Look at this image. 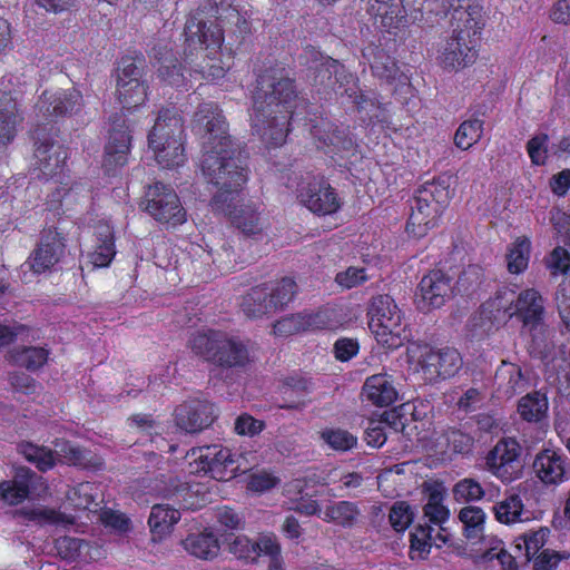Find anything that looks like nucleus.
I'll use <instances>...</instances> for the list:
<instances>
[{
    "mask_svg": "<svg viewBox=\"0 0 570 570\" xmlns=\"http://www.w3.org/2000/svg\"><path fill=\"white\" fill-rule=\"evenodd\" d=\"M194 118L204 130L203 175L218 188L210 204L215 210L230 216L238 208L237 197L247 180V155L228 134V124L217 104H200Z\"/></svg>",
    "mask_w": 570,
    "mask_h": 570,
    "instance_id": "nucleus-1",
    "label": "nucleus"
},
{
    "mask_svg": "<svg viewBox=\"0 0 570 570\" xmlns=\"http://www.w3.org/2000/svg\"><path fill=\"white\" fill-rule=\"evenodd\" d=\"M297 98L295 80L284 67L271 66L258 73L250 119L254 130L266 144L279 146L285 141Z\"/></svg>",
    "mask_w": 570,
    "mask_h": 570,
    "instance_id": "nucleus-2",
    "label": "nucleus"
},
{
    "mask_svg": "<svg viewBox=\"0 0 570 570\" xmlns=\"http://www.w3.org/2000/svg\"><path fill=\"white\" fill-rule=\"evenodd\" d=\"M57 136L58 128L52 124H38L31 131L33 155L40 173L38 177L59 185L47 197V209L53 215L71 210L79 188L77 184L69 186L65 173L68 149L56 139Z\"/></svg>",
    "mask_w": 570,
    "mask_h": 570,
    "instance_id": "nucleus-3",
    "label": "nucleus"
},
{
    "mask_svg": "<svg viewBox=\"0 0 570 570\" xmlns=\"http://www.w3.org/2000/svg\"><path fill=\"white\" fill-rule=\"evenodd\" d=\"M184 33L187 42L184 49V61L189 71L199 73L206 80L223 78L224 68L206 61L209 55L216 53L222 47L223 28L216 21H206L205 10L197 9L187 19Z\"/></svg>",
    "mask_w": 570,
    "mask_h": 570,
    "instance_id": "nucleus-4",
    "label": "nucleus"
},
{
    "mask_svg": "<svg viewBox=\"0 0 570 570\" xmlns=\"http://www.w3.org/2000/svg\"><path fill=\"white\" fill-rule=\"evenodd\" d=\"M181 134L183 122L177 112L168 108L159 110L147 137L158 165L166 168L184 164Z\"/></svg>",
    "mask_w": 570,
    "mask_h": 570,
    "instance_id": "nucleus-5",
    "label": "nucleus"
},
{
    "mask_svg": "<svg viewBox=\"0 0 570 570\" xmlns=\"http://www.w3.org/2000/svg\"><path fill=\"white\" fill-rule=\"evenodd\" d=\"M164 430L159 422L145 416V461L155 468L154 471H145V483L148 481L147 488L151 493L167 497L177 488V482L165 466L167 461L163 454L174 451L175 445L163 436Z\"/></svg>",
    "mask_w": 570,
    "mask_h": 570,
    "instance_id": "nucleus-6",
    "label": "nucleus"
},
{
    "mask_svg": "<svg viewBox=\"0 0 570 570\" xmlns=\"http://www.w3.org/2000/svg\"><path fill=\"white\" fill-rule=\"evenodd\" d=\"M368 327L383 346L395 350L409 342L410 331L402 326V313L390 295H377L371 301Z\"/></svg>",
    "mask_w": 570,
    "mask_h": 570,
    "instance_id": "nucleus-7",
    "label": "nucleus"
},
{
    "mask_svg": "<svg viewBox=\"0 0 570 570\" xmlns=\"http://www.w3.org/2000/svg\"><path fill=\"white\" fill-rule=\"evenodd\" d=\"M299 62L306 66L308 78L314 86L340 95L343 87L354 85L353 75L347 72L338 60L324 56L311 45L304 47L299 55Z\"/></svg>",
    "mask_w": 570,
    "mask_h": 570,
    "instance_id": "nucleus-8",
    "label": "nucleus"
},
{
    "mask_svg": "<svg viewBox=\"0 0 570 570\" xmlns=\"http://www.w3.org/2000/svg\"><path fill=\"white\" fill-rule=\"evenodd\" d=\"M407 353L411 357L417 358L425 380L432 383L454 376L463 364L459 351L450 346L435 348L428 344L411 342Z\"/></svg>",
    "mask_w": 570,
    "mask_h": 570,
    "instance_id": "nucleus-9",
    "label": "nucleus"
},
{
    "mask_svg": "<svg viewBox=\"0 0 570 570\" xmlns=\"http://www.w3.org/2000/svg\"><path fill=\"white\" fill-rule=\"evenodd\" d=\"M452 9L451 28L454 36L464 37L479 43L485 19L483 7L479 0H442L431 14L434 23Z\"/></svg>",
    "mask_w": 570,
    "mask_h": 570,
    "instance_id": "nucleus-10",
    "label": "nucleus"
},
{
    "mask_svg": "<svg viewBox=\"0 0 570 570\" xmlns=\"http://www.w3.org/2000/svg\"><path fill=\"white\" fill-rule=\"evenodd\" d=\"M72 225V220L62 218L57 223H47L27 262L33 273L41 274L50 271L62 259L67 246V227Z\"/></svg>",
    "mask_w": 570,
    "mask_h": 570,
    "instance_id": "nucleus-11",
    "label": "nucleus"
},
{
    "mask_svg": "<svg viewBox=\"0 0 570 570\" xmlns=\"http://www.w3.org/2000/svg\"><path fill=\"white\" fill-rule=\"evenodd\" d=\"M198 455L189 463L190 473H204L217 481H228L237 475L238 465L232 450L217 444L193 449L191 455Z\"/></svg>",
    "mask_w": 570,
    "mask_h": 570,
    "instance_id": "nucleus-12",
    "label": "nucleus"
},
{
    "mask_svg": "<svg viewBox=\"0 0 570 570\" xmlns=\"http://www.w3.org/2000/svg\"><path fill=\"white\" fill-rule=\"evenodd\" d=\"M145 210L161 224L180 225L186 222V210L174 188L160 181L148 186L145 191Z\"/></svg>",
    "mask_w": 570,
    "mask_h": 570,
    "instance_id": "nucleus-13",
    "label": "nucleus"
},
{
    "mask_svg": "<svg viewBox=\"0 0 570 570\" xmlns=\"http://www.w3.org/2000/svg\"><path fill=\"white\" fill-rule=\"evenodd\" d=\"M297 199L317 215H330L341 207L335 190L318 176H307L298 184Z\"/></svg>",
    "mask_w": 570,
    "mask_h": 570,
    "instance_id": "nucleus-14",
    "label": "nucleus"
},
{
    "mask_svg": "<svg viewBox=\"0 0 570 570\" xmlns=\"http://www.w3.org/2000/svg\"><path fill=\"white\" fill-rule=\"evenodd\" d=\"M218 414L219 411L213 402L197 397L183 402L174 412L177 428L190 434L212 426Z\"/></svg>",
    "mask_w": 570,
    "mask_h": 570,
    "instance_id": "nucleus-15",
    "label": "nucleus"
},
{
    "mask_svg": "<svg viewBox=\"0 0 570 570\" xmlns=\"http://www.w3.org/2000/svg\"><path fill=\"white\" fill-rule=\"evenodd\" d=\"M453 295L452 277L441 269H432L419 283L417 307L423 312L441 308Z\"/></svg>",
    "mask_w": 570,
    "mask_h": 570,
    "instance_id": "nucleus-16",
    "label": "nucleus"
},
{
    "mask_svg": "<svg viewBox=\"0 0 570 570\" xmlns=\"http://www.w3.org/2000/svg\"><path fill=\"white\" fill-rule=\"evenodd\" d=\"M521 446L513 439H501L485 456L489 470L503 482L518 479L522 472Z\"/></svg>",
    "mask_w": 570,
    "mask_h": 570,
    "instance_id": "nucleus-17",
    "label": "nucleus"
},
{
    "mask_svg": "<svg viewBox=\"0 0 570 570\" xmlns=\"http://www.w3.org/2000/svg\"><path fill=\"white\" fill-rule=\"evenodd\" d=\"M108 141L105 147L102 166L109 175H114L117 167L127 161V153L130 146L129 129L122 114H114L109 117Z\"/></svg>",
    "mask_w": 570,
    "mask_h": 570,
    "instance_id": "nucleus-18",
    "label": "nucleus"
},
{
    "mask_svg": "<svg viewBox=\"0 0 570 570\" xmlns=\"http://www.w3.org/2000/svg\"><path fill=\"white\" fill-rule=\"evenodd\" d=\"M117 92L122 108L130 110L142 104L141 70L136 65V59L124 57L117 68Z\"/></svg>",
    "mask_w": 570,
    "mask_h": 570,
    "instance_id": "nucleus-19",
    "label": "nucleus"
},
{
    "mask_svg": "<svg viewBox=\"0 0 570 570\" xmlns=\"http://www.w3.org/2000/svg\"><path fill=\"white\" fill-rule=\"evenodd\" d=\"M82 107V95L75 88L59 90L50 94L45 91L36 108L40 114L48 120L47 124H51L53 118L70 117Z\"/></svg>",
    "mask_w": 570,
    "mask_h": 570,
    "instance_id": "nucleus-20",
    "label": "nucleus"
},
{
    "mask_svg": "<svg viewBox=\"0 0 570 570\" xmlns=\"http://www.w3.org/2000/svg\"><path fill=\"white\" fill-rule=\"evenodd\" d=\"M309 134L317 142V148L341 151L351 150L354 147V138L348 127L335 125L324 118L311 120Z\"/></svg>",
    "mask_w": 570,
    "mask_h": 570,
    "instance_id": "nucleus-21",
    "label": "nucleus"
},
{
    "mask_svg": "<svg viewBox=\"0 0 570 570\" xmlns=\"http://www.w3.org/2000/svg\"><path fill=\"white\" fill-rule=\"evenodd\" d=\"M473 40L451 35L440 50V62L444 69L460 70L472 65L478 57V47Z\"/></svg>",
    "mask_w": 570,
    "mask_h": 570,
    "instance_id": "nucleus-22",
    "label": "nucleus"
},
{
    "mask_svg": "<svg viewBox=\"0 0 570 570\" xmlns=\"http://www.w3.org/2000/svg\"><path fill=\"white\" fill-rule=\"evenodd\" d=\"M42 484V476L26 466L16 469L14 476L11 481L0 482V498L16 505L27 499L33 491Z\"/></svg>",
    "mask_w": 570,
    "mask_h": 570,
    "instance_id": "nucleus-23",
    "label": "nucleus"
},
{
    "mask_svg": "<svg viewBox=\"0 0 570 570\" xmlns=\"http://www.w3.org/2000/svg\"><path fill=\"white\" fill-rule=\"evenodd\" d=\"M410 208L406 232L416 238L424 237L430 229L436 227L443 213L439 205L426 202V198L417 194L411 200Z\"/></svg>",
    "mask_w": 570,
    "mask_h": 570,
    "instance_id": "nucleus-24",
    "label": "nucleus"
},
{
    "mask_svg": "<svg viewBox=\"0 0 570 570\" xmlns=\"http://www.w3.org/2000/svg\"><path fill=\"white\" fill-rule=\"evenodd\" d=\"M524 347L531 358L549 362L554 352L553 331L547 322L520 328Z\"/></svg>",
    "mask_w": 570,
    "mask_h": 570,
    "instance_id": "nucleus-25",
    "label": "nucleus"
},
{
    "mask_svg": "<svg viewBox=\"0 0 570 570\" xmlns=\"http://www.w3.org/2000/svg\"><path fill=\"white\" fill-rule=\"evenodd\" d=\"M517 302L514 312H510V318L517 317L521 322V327L547 322L544 301L538 291L533 288L521 291Z\"/></svg>",
    "mask_w": 570,
    "mask_h": 570,
    "instance_id": "nucleus-26",
    "label": "nucleus"
},
{
    "mask_svg": "<svg viewBox=\"0 0 570 570\" xmlns=\"http://www.w3.org/2000/svg\"><path fill=\"white\" fill-rule=\"evenodd\" d=\"M151 58L154 59V66L157 68L158 77L163 81L174 87L184 85V69H186V66L183 67L171 48H168L166 45L154 47L151 49Z\"/></svg>",
    "mask_w": 570,
    "mask_h": 570,
    "instance_id": "nucleus-27",
    "label": "nucleus"
},
{
    "mask_svg": "<svg viewBox=\"0 0 570 570\" xmlns=\"http://www.w3.org/2000/svg\"><path fill=\"white\" fill-rule=\"evenodd\" d=\"M413 10V1L411 0L410 4L404 8L403 0H399V2H392L390 4H385L383 7H376V4H371L367 8L370 14L375 18V23L380 27L386 29L391 32L394 29H400L409 22L412 21L411 12Z\"/></svg>",
    "mask_w": 570,
    "mask_h": 570,
    "instance_id": "nucleus-28",
    "label": "nucleus"
},
{
    "mask_svg": "<svg viewBox=\"0 0 570 570\" xmlns=\"http://www.w3.org/2000/svg\"><path fill=\"white\" fill-rule=\"evenodd\" d=\"M96 237L95 250L89 253V262L94 267H106L112 261L115 249L114 227L107 220L98 222L94 227Z\"/></svg>",
    "mask_w": 570,
    "mask_h": 570,
    "instance_id": "nucleus-29",
    "label": "nucleus"
},
{
    "mask_svg": "<svg viewBox=\"0 0 570 570\" xmlns=\"http://www.w3.org/2000/svg\"><path fill=\"white\" fill-rule=\"evenodd\" d=\"M567 458L554 450L546 449L537 454L533 469L538 478L547 484H557L566 474Z\"/></svg>",
    "mask_w": 570,
    "mask_h": 570,
    "instance_id": "nucleus-30",
    "label": "nucleus"
},
{
    "mask_svg": "<svg viewBox=\"0 0 570 570\" xmlns=\"http://www.w3.org/2000/svg\"><path fill=\"white\" fill-rule=\"evenodd\" d=\"M362 395L376 406H389L397 399L394 382L387 374H375L366 379Z\"/></svg>",
    "mask_w": 570,
    "mask_h": 570,
    "instance_id": "nucleus-31",
    "label": "nucleus"
},
{
    "mask_svg": "<svg viewBox=\"0 0 570 570\" xmlns=\"http://www.w3.org/2000/svg\"><path fill=\"white\" fill-rule=\"evenodd\" d=\"M314 390V383L311 379L292 375L283 381L281 409L299 410L305 406V397Z\"/></svg>",
    "mask_w": 570,
    "mask_h": 570,
    "instance_id": "nucleus-32",
    "label": "nucleus"
},
{
    "mask_svg": "<svg viewBox=\"0 0 570 570\" xmlns=\"http://www.w3.org/2000/svg\"><path fill=\"white\" fill-rule=\"evenodd\" d=\"M180 519V512L164 504H155L148 518L150 529V542H163L169 534L175 523Z\"/></svg>",
    "mask_w": 570,
    "mask_h": 570,
    "instance_id": "nucleus-33",
    "label": "nucleus"
},
{
    "mask_svg": "<svg viewBox=\"0 0 570 570\" xmlns=\"http://www.w3.org/2000/svg\"><path fill=\"white\" fill-rule=\"evenodd\" d=\"M267 284L252 287L242 299V311L249 318H258L276 312L275 304L269 298Z\"/></svg>",
    "mask_w": 570,
    "mask_h": 570,
    "instance_id": "nucleus-34",
    "label": "nucleus"
},
{
    "mask_svg": "<svg viewBox=\"0 0 570 570\" xmlns=\"http://www.w3.org/2000/svg\"><path fill=\"white\" fill-rule=\"evenodd\" d=\"M363 57L368 61L374 76L387 81L395 78L397 66L385 48L371 43L363 49Z\"/></svg>",
    "mask_w": 570,
    "mask_h": 570,
    "instance_id": "nucleus-35",
    "label": "nucleus"
},
{
    "mask_svg": "<svg viewBox=\"0 0 570 570\" xmlns=\"http://www.w3.org/2000/svg\"><path fill=\"white\" fill-rule=\"evenodd\" d=\"M57 460L65 463L83 468L97 469L100 465L99 459L91 451L80 448L69 441H57L56 444Z\"/></svg>",
    "mask_w": 570,
    "mask_h": 570,
    "instance_id": "nucleus-36",
    "label": "nucleus"
},
{
    "mask_svg": "<svg viewBox=\"0 0 570 570\" xmlns=\"http://www.w3.org/2000/svg\"><path fill=\"white\" fill-rule=\"evenodd\" d=\"M181 544L188 553L203 560H213L220 550L219 541L213 532L190 533Z\"/></svg>",
    "mask_w": 570,
    "mask_h": 570,
    "instance_id": "nucleus-37",
    "label": "nucleus"
},
{
    "mask_svg": "<svg viewBox=\"0 0 570 570\" xmlns=\"http://www.w3.org/2000/svg\"><path fill=\"white\" fill-rule=\"evenodd\" d=\"M249 361L247 346L238 340L228 338L224 334L218 343V353L215 364L223 367L244 366Z\"/></svg>",
    "mask_w": 570,
    "mask_h": 570,
    "instance_id": "nucleus-38",
    "label": "nucleus"
},
{
    "mask_svg": "<svg viewBox=\"0 0 570 570\" xmlns=\"http://www.w3.org/2000/svg\"><path fill=\"white\" fill-rule=\"evenodd\" d=\"M495 379L508 397L522 392L528 385V380L521 367L507 361H503L502 365L498 368Z\"/></svg>",
    "mask_w": 570,
    "mask_h": 570,
    "instance_id": "nucleus-39",
    "label": "nucleus"
},
{
    "mask_svg": "<svg viewBox=\"0 0 570 570\" xmlns=\"http://www.w3.org/2000/svg\"><path fill=\"white\" fill-rule=\"evenodd\" d=\"M18 452L41 472L51 470L57 463L56 449L51 450L31 442H22L18 445Z\"/></svg>",
    "mask_w": 570,
    "mask_h": 570,
    "instance_id": "nucleus-40",
    "label": "nucleus"
},
{
    "mask_svg": "<svg viewBox=\"0 0 570 570\" xmlns=\"http://www.w3.org/2000/svg\"><path fill=\"white\" fill-rule=\"evenodd\" d=\"M484 116V111L476 110L473 118L463 121L455 131L454 144L462 150H468L476 144L482 137L483 120L479 116Z\"/></svg>",
    "mask_w": 570,
    "mask_h": 570,
    "instance_id": "nucleus-41",
    "label": "nucleus"
},
{
    "mask_svg": "<svg viewBox=\"0 0 570 570\" xmlns=\"http://www.w3.org/2000/svg\"><path fill=\"white\" fill-rule=\"evenodd\" d=\"M361 514L356 503L351 501H338L328 504L324 511V520L333 522L343 528H352Z\"/></svg>",
    "mask_w": 570,
    "mask_h": 570,
    "instance_id": "nucleus-42",
    "label": "nucleus"
},
{
    "mask_svg": "<svg viewBox=\"0 0 570 570\" xmlns=\"http://www.w3.org/2000/svg\"><path fill=\"white\" fill-rule=\"evenodd\" d=\"M548 406L547 396L535 391L520 399L518 412L524 421L540 422L547 416Z\"/></svg>",
    "mask_w": 570,
    "mask_h": 570,
    "instance_id": "nucleus-43",
    "label": "nucleus"
},
{
    "mask_svg": "<svg viewBox=\"0 0 570 570\" xmlns=\"http://www.w3.org/2000/svg\"><path fill=\"white\" fill-rule=\"evenodd\" d=\"M524 505L518 493H510L493 507L495 519L504 524L523 521ZM529 518L525 517L524 520Z\"/></svg>",
    "mask_w": 570,
    "mask_h": 570,
    "instance_id": "nucleus-44",
    "label": "nucleus"
},
{
    "mask_svg": "<svg viewBox=\"0 0 570 570\" xmlns=\"http://www.w3.org/2000/svg\"><path fill=\"white\" fill-rule=\"evenodd\" d=\"M49 352L43 347L22 346L10 351V361L29 371H37L47 362Z\"/></svg>",
    "mask_w": 570,
    "mask_h": 570,
    "instance_id": "nucleus-45",
    "label": "nucleus"
},
{
    "mask_svg": "<svg viewBox=\"0 0 570 570\" xmlns=\"http://www.w3.org/2000/svg\"><path fill=\"white\" fill-rule=\"evenodd\" d=\"M416 194L433 205H439L444 210L450 200V177L440 176L433 181H426Z\"/></svg>",
    "mask_w": 570,
    "mask_h": 570,
    "instance_id": "nucleus-46",
    "label": "nucleus"
},
{
    "mask_svg": "<svg viewBox=\"0 0 570 570\" xmlns=\"http://www.w3.org/2000/svg\"><path fill=\"white\" fill-rule=\"evenodd\" d=\"M484 279L481 266L471 264L460 273L454 287V294L471 297L481 287Z\"/></svg>",
    "mask_w": 570,
    "mask_h": 570,
    "instance_id": "nucleus-47",
    "label": "nucleus"
},
{
    "mask_svg": "<svg viewBox=\"0 0 570 570\" xmlns=\"http://www.w3.org/2000/svg\"><path fill=\"white\" fill-rule=\"evenodd\" d=\"M229 218L244 235L256 236L263 232L259 214L250 206H239Z\"/></svg>",
    "mask_w": 570,
    "mask_h": 570,
    "instance_id": "nucleus-48",
    "label": "nucleus"
},
{
    "mask_svg": "<svg viewBox=\"0 0 570 570\" xmlns=\"http://www.w3.org/2000/svg\"><path fill=\"white\" fill-rule=\"evenodd\" d=\"M222 336L219 332L197 333L190 340V346L196 354L215 363Z\"/></svg>",
    "mask_w": 570,
    "mask_h": 570,
    "instance_id": "nucleus-49",
    "label": "nucleus"
},
{
    "mask_svg": "<svg viewBox=\"0 0 570 570\" xmlns=\"http://www.w3.org/2000/svg\"><path fill=\"white\" fill-rule=\"evenodd\" d=\"M495 318V313L482 304L469 318L468 327L473 336L483 337L497 330Z\"/></svg>",
    "mask_w": 570,
    "mask_h": 570,
    "instance_id": "nucleus-50",
    "label": "nucleus"
},
{
    "mask_svg": "<svg viewBox=\"0 0 570 570\" xmlns=\"http://www.w3.org/2000/svg\"><path fill=\"white\" fill-rule=\"evenodd\" d=\"M321 440L332 450L346 452L357 444V438L347 430L326 428L320 432Z\"/></svg>",
    "mask_w": 570,
    "mask_h": 570,
    "instance_id": "nucleus-51",
    "label": "nucleus"
},
{
    "mask_svg": "<svg viewBox=\"0 0 570 570\" xmlns=\"http://www.w3.org/2000/svg\"><path fill=\"white\" fill-rule=\"evenodd\" d=\"M459 519L464 525L466 539H478L484 529L485 513L479 507L469 505L461 509Z\"/></svg>",
    "mask_w": 570,
    "mask_h": 570,
    "instance_id": "nucleus-52",
    "label": "nucleus"
},
{
    "mask_svg": "<svg viewBox=\"0 0 570 570\" xmlns=\"http://www.w3.org/2000/svg\"><path fill=\"white\" fill-rule=\"evenodd\" d=\"M519 299V293L515 287L502 286L497 289L494 296L483 303L485 306L491 308L494 313H503L510 318V312H514L517 301Z\"/></svg>",
    "mask_w": 570,
    "mask_h": 570,
    "instance_id": "nucleus-53",
    "label": "nucleus"
},
{
    "mask_svg": "<svg viewBox=\"0 0 570 570\" xmlns=\"http://www.w3.org/2000/svg\"><path fill=\"white\" fill-rule=\"evenodd\" d=\"M297 293V284L291 277H284L274 286H269V298L275 304L276 312L287 306Z\"/></svg>",
    "mask_w": 570,
    "mask_h": 570,
    "instance_id": "nucleus-54",
    "label": "nucleus"
},
{
    "mask_svg": "<svg viewBox=\"0 0 570 570\" xmlns=\"http://www.w3.org/2000/svg\"><path fill=\"white\" fill-rule=\"evenodd\" d=\"M550 530L541 527L535 531H529L519 537L522 543H517L515 548L521 551L524 548L527 561H530L542 549L548 540Z\"/></svg>",
    "mask_w": 570,
    "mask_h": 570,
    "instance_id": "nucleus-55",
    "label": "nucleus"
},
{
    "mask_svg": "<svg viewBox=\"0 0 570 570\" xmlns=\"http://www.w3.org/2000/svg\"><path fill=\"white\" fill-rule=\"evenodd\" d=\"M16 104L9 101L4 107H0V150L10 144L16 135Z\"/></svg>",
    "mask_w": 570,
    "mask_h": 570,
    "instance_id": "nucleus-56",
    "label": "nucleus"
},
{
    "mask_svg": "<svg viewBox=\"0 0 570 570\" xmlns=\"http://www.w3.org/2000/svg\"><path fill=\"white\" fill-rule=\"evenodd\" d=\"M530 253V242L518 239L513 247L507 254V266L510 273L519 274L528 266Z\"/></svg>",
    "mask_w": 570,
    "mask_h": 570,
    "instance_id": "nucleus-57",
    "label": "nucleus"
},
{
    "mask_svg": "<svg viewBox=\"0 0 570 570\" xmlns=\"http://www.w3.org/2000/svg\"><path fill=\"white\" fill-rule=\"evenodd\" d=\"M14 518L37 524L62 522V515L59 512L46 508H21L14 511Z\"/></svg>",
    "mask_w": 570,
    "mask_h": 570,
    "instance_id": "nucleus-58",
    "label": "nucleus"
},
{
    "mask_svg": "<svg viewBox=\"0 0 570 570\" xmlns=\"http://www.w3.org/2000/svg\"><path fill=\"white\" fill-rule=\"evenodd\" d=\"M227 550L234 554L237 559L244 560L249 563L256 562V550L254 548V541L246 535H230L225 539Z\"/></svg>",
    "mask_w": 570,
    "mask_h": 570,
    "instance_id": "nucleus-59",
    "label": "nucleus"
},
{
    "mask_svg": "<svg viewBox=\"0 0 570 570\" xmlns=\"http://www.w3.org/2000/svg\"><path fill=\"white\" fill-rule=\"evenodd\" d=\"M309 325L311 323L306 315L298 313L277 321L273 325V332L275 335L289 336L298 332L306 331Z\"/></svg>",
    "mask_w": 570,
    "mask_h": 570,
    "instance_id": "nucleus-60",
    "label": "nucleus"
},
{
    "mask_svg": "<svg viewBox=\"0 0 570 570\" xmlns=\"http://www.w3.org/2000/svg\"><path fill=\"white\" fill-rule=\"evenodd\" d=\"M88 543L75 537H59L55 540V549L57 554L67 561H75L81 556V551Z\"/></svg>",
    "mask_w": 570,
    "mask_h": 570,
    "instance_id": "nucleus-61",
    "label": "nucleus"
},
{
    "mask_svg": "<svg viewBox=\"0 0 570 570\" xmlns=\"http://www.w3.org/2000/svg\"><path fill=\"white\" fill-rule=\"evenodd\" d=\"M453 495L458 502L478 501L484 497V490L474 479H463L453 488Z\"/></svg>",
    "mask_w": 570,
    "mask_h": 570,
    "instance_id": "nucleus-62",
    "label": "nucleus"
},
{
    "mask_svg": "<svg viewBox=\"0 0 570 570\" xmlns=\"http://www.w3.org/2000/svg\"><path fill=\"white\" fill-rule=\"evenodd\" d=\"M414 513L409 503L404 501L395 502L390 511L389 519L392 528L396 532H402L412 523Z\"/></svg>",
    "mask_w": 570,
    "mask_h": 570,
    "instance_id": "nucleus-63",
    "label": "nucleus"
},
{
    "mask_svg": "<svg viewBox=\"0 0 570 570\" xmlns=\"http://www.w3.org/2000/svg\"><path fill=\"white\" fill-rule=\"evenodd\" d=\"M254 548L256 550V560L259 556H267L269 559L282 554L281 544L274 533H261L254 540Z\"/></svg>",
    "mask_w": 570,
    "mask_h": 570,
    "instance_id": "nucleus-64",
    "label": "nucleus"
}]
</instances>
